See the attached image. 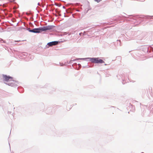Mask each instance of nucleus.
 <instances>
[{
    "instance_id": "0eeeda50",
    "label": "nucleus",
    "mask_w": 153,
    "mask_h": 153,
    "mask_svg": "<svg viewBox=\"0 0 153 153\" xmlns=\"http://www.w3.org/2000/svg\"><path fill=\"white\" fill-rule=\"evenodd\" d=\"M14 0H9V1L11 2H13Z\"/></svg>"
},
{
    "instance_id": "f257e3e1",
    "label": "nucleus",
    "mask_w": 153,
    "mask_h": 153,
    "mask_svg": "<svg viewBox=\"0 0 153 153\" xmlns=\"http://www.w3.org/2000/svg\"><path fill=\"white\" fill-rule=\"evenodd\" d=\"M53 27L54 26H43L41 28H34L32 30H30L29 31L34 33H39L47 30H51L53 28Z\"/></svg>"
},
{
    "instance_id": "39448f33",
    "label": "nucleus",
    "mask_w": 153,
    "mask_h": 153,
    "mask_svg": "<svg viewBox=\"0 0 153 153\" xmlns=\"http://www.w3.org/2000/svg\"><path fill=\"white\" fill-rule=\"evenodd\" d=\"M102 0H94L95 1L97 2L98 3L101 1Z\"/></svg>"
},
{
    "instance_id": "20e7f679",
    "label": "nucleus",
    "mask_w": 153,
    "mask_h": 153,
    "mask_svg": "<svg viewBox=\"0 0 153 153\" xmlns=\"http://www.w3.org/2000/svg\"><path fill=\"white\" fill-rule=\"evenodd\" d=\"M58 44L57 42H50L48 43V45L50 46H51L53 45H57Z\"/></svg>"
},
{
    "instance_id": "423d86ee",
    "label": "nucleus",
    "mask_w": 153,
    "mask_h": 153,
    "mask_svg": "<svg viewBox=\"0 0 153 153\" xmlns=\"http://www.w3.org/2000/svg\"><path fill=\"white\" fill-rule=\"evenodd\" d=\"M8 85H11V86H13V83H10V84H9H9H8Z\"/></svg>"
},
{
    "instance_id": "6e6552de",
    "label": "nucleus",
    "mask_w": 153,
    "mask_h": 153,
    "mask_svg": "<svg viewBox=\"0 0 153 153\" xmlns=\"http://www.w3.org/2000/svg\"><path fill=\"white\" fill-rule=\"evenodd\" d=\"M55 11L56 13H59V12L58 11V10H55Z\"/></svg>"
},
{
    "instance_id": "f03ea898",
    "label": "nucleus",
    "mask_w": 153,
    "mask_h": 153,
    "mask_svg": "<svg viewBox=\"0 0 153 153\" xmlns=\"http://www.w3.org/2000/svg\"><path fill=\"white\" fill-rule=\"evenodd\" d=\"M88 59H89L90 61L95 63H102L104 62L102 60L100 59L99 58H88Z\"/></svg>"
},
{
    "instance_id": "7ed1b4c3",
    "label": "nucleus",
    "mask_w": 153,
    "mask_h": 153,
    "mask_svg": "<svg viewBox=\"0 0 153 153\" xmlns=\"http://www.w3.org/2000/svg\"><path fill=\"white\" fill-rule=\"evenodd\" d=\"M3 78L5 81H13V78L12 77H10L9 76H7L5 75H3Z\"/></svg>"
},
{
    "instance_id": "1a4fd4ad",
    "label": "nucleus",
    "mask_w": 153,
    "mask_h": 153,
    "mask_svg": "<svg viewBox=\"0 0 153 153\" xmlns=\"http://www.w3.org/2000/svg\"><path fill=\"white\" fill-rule=\"evenodd\" d=\"M71 107L70 106V107H69L68 108V109H67V110H70L71 109Z\"/></svg>"
},
{
    "instance_id": "9d476101",
    "label": "nucleus",
    "mask_w": 153,
    "mask_h": 153,
    "mask_svg": "<svg viewBox=\"0 0 153 153\" xmlns=\"http://www.w3.org/2000/svg\"><path fill=\"white\" fill-rule=\"evenodd\" d=\"M15 12H16V10H14V11H13V13H15Z\"/></svg>"
},
{
    "instance_id": "f8f14e48",
    "label": "nucleus",
    "mask_w": 153,
    "mask_h": 153,
    "mask_svg": "<svg viewBox=\"0 0 153 153\" xmlns=\"http://www.w3.org/2000/svg\"><path fill=\"white\" fill-rule=\"evenodd\" d=\"M77 10L78 11H79V10Z\"/></svg>"
},
{
    "instance_id": "9b49d317",
    "label": "nucleus",
    "mask_w": 153,
    "mask_h": 153,
    "mask_svg": "<svg viewBox=\"0 0 153 153\" xmlns=\"http://www.w3.org/2000/svg\"><path fill=\"white\" fill-rule=\"evenodd\" d=\"M63 8H64V9H65V7H64V6H63Z\"/></svg>"
}]
</instances>
